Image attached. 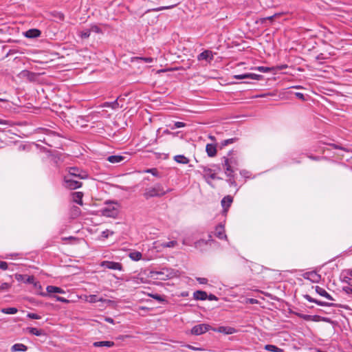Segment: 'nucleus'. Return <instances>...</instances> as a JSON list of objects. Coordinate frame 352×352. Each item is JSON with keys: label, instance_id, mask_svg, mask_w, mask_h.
I'll list each match as a JSON object with an SVG mask.
<instances>
[{"label": "nucleus", "instance_id": "nucleus-48", "mask_svg": "<svg viewBox=\"0 0 352 352\" xmlns=\"http://www.w3.org/2000/svg\"><path fill=\"white\" fill-rule=\"evenodd\" d=\"M0 269L6 270L8 269V263L4 261H0Z\"/></svg>", "mask_w": 352, "mask_h": 352}, {"label": "nucleus", "instance_id": "nucleus-4", "mask_svg": "<svg viewBox=\"0 0 352 352\" xmlns=\"http://www.w3.org/2000/svg\"><path fill=\"white\" fill-rule=\"evenodd\" d=\"M63 186L68 189L74 190L81 187L82 183L76 178L70 176H65Z\"/></svg>", "mask_w": 352, "mask_h": 352}, {"label": "nucleus", "instance_id": "nucleus-42", "mask_svg": "<svg viewBox=\"0 0 352 352\" xmlns=\"http://www.w3.org/2000/svg\"><path fill=\"white\" fill-rule=\"evenodd\" d=\"M27 316L29 318L34 319V320H39L41 318V316H39L36 314H34V313H29V314H28Z\"/></svg>", "mask_w": 352, "mask_h": 352}, {"label": "nucleus", "instance_id": "nucleus-23", "mask_svg": "<svg viewBox=\"0 0 352 352\" xmlns=\"http://www.w3.org/2000/svg\"><path fill=\"white\" fill-rule=\"evenodd\" d=\"M82 196L81 192H75L72 194L73 201L79 205H82Z\"/></svg>", "mask_w": 352, "mask_h": 352}, {"label": "nucleus", "instance_id": "nucleus-20", "mask_svg": "<svg viewBox=\"0 0 352 352\" xmlns=\"http://www.w3.org/2000/svg\"><path fill=\"white\" fill-rule=\"evenodd\" d=\"M28 350V347L21 343H16L12 346L11 351L12 352H18V351H26Z\"/></svg>", "mask_w": 352, "mask_h": 352}, {"label": "nucleus", "instance_id": "nucleus-35", "mask_svg": "<svg viewBox=\"0 0 352 352\" xmlns=\"http://www.w3.org/2000/svg\"><path fill=\"white\" fill-rule=\"evenodd\" d=\"M185 126H186V124L184 122H175L173 126H170V128L173 130V129H175L177 128L184 127Z\"/></svg>", "mask_w": 352, "mask_h": 352}, {"label": "nucleus", "instance_id": "nucleus-17", "mask_svg": "<svg viewBox=\"0 0 352 352\" xmlns=\"http://www.w3.org/2000/svg\"><path fill=\"white\" fill-rule=\"evenodd\" d=\"M213 331H217L219 333H223L227 335L232 334L235 332V329L230 327H219L218 329H214Z\"/></svg>", "mask_w": 352, "mask_h": 352}, {"label": "nucleus", "instance_id": "nucleus-61", "mask_svg": "<svg viewBox=\"0 0 352 352\" xmlns=\"http://www.w3.org/2000/svg\"><path fill=\"white\" fill-rule=\"evenodd\" d=\"M230 184L236 186V182L234 181H230Z\"/></svg>", "mask_w": 352, "mask_h": 352}, {"label": "nucleus", "instance_id": "nucleus-10", "mask_svg": "<svg viewBox=\"0 0 352 352\" xmlns=\"http://www.w3.org/2000/svg\"><path fill=\"white\" fill-rule=\"evenodd\" d=\"M261 76L252 73H246L243 74L234 75V78L236 80H242V79H252V80H260L261 78Z\"/></svg>", "mask_w": 352, "mask_h": 352}, {"label": "nucleus", "instance_id": "nucleus-8", "mask_svg": "<svg viewBox=\"0 0 352 352\" xmlns=\"http://www.w3.org/2000/svg\"><path fill=\"white\" fill-rule=\"evenodd\" d=\"M302 277L316 283H319L321 279L320 275L315 271L305 272L302 274Z\"/></svg>", "mask_w": 352, "mask_h": 352}, {"label": "nucleus", "instance_id": "nucleus-46", "mask_svg": "<svg viewBox=\"0 0 352 352\" xmlns=\"http://www.w3.org/2000/svg\"><path fill=\"white\" fill-rule=\"evenodd\" d=\"M10 287V285L7 283H3L0 285V292L7 290Z\"/></svg>", "mask_w": 352, "mask_h": 352}, {"label": "nucleus", "instance_id": "nucleus-1", "mask_svg": "<svg viewBox=\"0 0 352 352\" xmlns=\"http://www.w3.org/2000/svg\"><path fill=\"white\" fill-rule=\"evenodd\" d=\"M148 276L153 279L165 280L177 276V272L170 268H163L160 270H151Z\"/></svg>", "mask_w": 352, "mask_h": 352}, {"label": "nucleus", "instance_id": "nucleus-63", "mask_svg": "<svg viewBox=\"0 0 352 352\" xmlns=\"http://www.w3.org/2000/svg\"><path fill=\"white\" fill-rule=\"evenodd\" d=\"M7 100L6 99H3V98H0V102H6Z\"/></svg>", "mask_w": 352, "mask_h": 352}, {"label": "nucleus", "instance_id": "nucleus-27", "mask_svg": "<svg viewBox=\"0 0 352 352\" xmlns=\"http://www.w3.org/2000/svg\"><path fill=\"white\" fill-rule=\"evenodd\" d=\"M26 331L28 333H30V334H32V335H34V336H40L43 334L42 330L36 329V328H34V327H28L26 329Z\"/></svg>", "mask_w": 352, "mask_h": 352}, {"label": "nucleus", "instance_id": "nucleus-43", "mask_svg": "<svg viewBox=\"0 0 352 352\" xmlns=\"http://www.w3.org/2000/svg\"><path fill=\"white\" fill-rule=\"evenodd\" d=\"M173 7H174V6H162V7H159V8H157L152 9L151 10L155 11V12H158V11H161V10H164L170 9V8H172Z\"/></svg>", "mask_w": 352, "mask_h": 352}, {"label": "nucleus", "instance_id": "nucleus-51", "mask_svg": "<svg viewBox=\"0 0 352 352\" xmlns=\"http://www.w3.org/2000/svg\"><path fill=\"white\" fill-rule=\"evenodd\" d=\"M304 298L308 300L309 302H314L315 303V301H316V299L311 298L309 295H305L304 296Z\"/></svg>", "mask_w": 352, "mask_h": 352}, {"label": "nucleus", "instance_id": "nucleus-2", "mask_svg": "<svg viewBox=\"0 0 352 352\" xmlns=\"http://www.w3.org/2000/svg\"><path fill=\"white\" fill-rule=\"evenodd\" d=\"M120 208V204L118 202H106L105 206L100 210V212L104 217L115 219L119 214Z\"/></svg>", "mask_w": 352, "mask_h": 352}, {"label": "nucleus", "instance_id": "nucleus-29", "mask_svg": "<svg viewBox=\"0 0 352 352\" xmlns=\"http://www.w3.org/2000/svg\"><path fill=\"white\" fill-rule=\"evenodd\" d=\"M84 300L86 302H88L89 303H95V302H98V296L94 294L88 295V296L85 295L84 296Z\"/></svg>", "mask_w": 352, "mask_h": 352}, {"label": "nucleus", "instance_id": "nucleus-44", "mask_svg": "<svg viewBox=\"0 0 352 352\" xmlns=\"http://www.w3.org/2000/svg\"><path fill=\"white\" fill-rule=\"evenodd\" d=\"M235 141V139L234 138H230V139H228V140H225L222 142L221 144L222 146H227L230 144H232L234 143Z\"/></svg>", "mask_w": 352, "mask_h": 352}, {"label": "nucleus", "instance_id": "nucleus-30", "mask_svg": "<svg viewBox=\"0 0 352 352\" xmlns=\"http://www.w3.org/2000/svg\"><path fill=\"white\" fill-rule=\"evenodd\" d=\"M177 241H170L168 242L162 243L160 245V248H175L177 245Z\"/></svg>", "mask_w": 352, "mask_h": 352}, {"label": "nucleus", "instance_id": "nucleus-7", "mask_svg": "<svg viewBox=\"0 0 352 352\" xmlns=\"http://www.w3.org/2000/svg\"><path fill=\"white\" fill-rule=\"evenodd\" d=\"M210 329V325L206 324H199L193 327L191 329V333L194 335H201Z\"/></svg>", "mask_w": 352, "mask_h": 352}, {"label": "nucleus", "instance_id": "nucleus-12", "mask_svg": "<svg viewBox=\"0 0 352 352\" xmlns=\"http://www.w3.org/2000/svg\"><path fill=\"white\" fill-rule=\"evenodd\" d=\"M197 59L199 60H205L210 63L213 59L212 52L209 50H205L198 55Z\"/></svg>", "mask_w": 352, "mask_h": 352}, {"label": "nucleus", "instance_id": "nucleus-57", "mask_svg": "<svg viewBox=\"0 0 352 352\" xmlns=\"http://www.w3.org/2000/svg\"><path fill=\"white\" fill-rule=\"evenodd\" d=\"M208 299L210 300H217V298L214 295H213V294H210L209 296H208Z\"/></svg>", "mask_w": 352, "mask_h": 352}, {"label": "nucleus", "instance_id": "nucleus-34", "mask_svg": "<svg viewBox=\"0 0 352 352\" xmlns=\"http://www.w3.org/2000/svg\"><path fill=\"white\" fill-rule=\"evenodd\" d=\"M144 173H151L155 177H160L159 172L157 168H149L144 170Z\"/></svg>", "mask_w": 352, "mask_h": 352}, {"label": "nucleus", "instance_id": "nucleus-50", "mask_svg": "<svg viewBox=\"0 0 352 352\" xmlns=\"http://www.w3.org/2000/svg\"><path fill=\"white\" fill-rule=\"evenodd\" d=\"M197 280L200 283V284H206L207 282H208V280L207 278H197Z\"/></svg>", "mask_w": 352, "mask_h": 352}, {"label": "nucleus", "instance_id": "nucleus-28", "mask_svg": "<svg viewBox=\"0 0 352 352\" xmlns=\"http://www.w3.org/2000/svg\"><path fill=\"white\" fill-rule=\"evenodd\" d=\"M265 349L272 352H283V349L277 347L275 345L267 344L265 346Z\"/></svg>", "mask_w": 352, "mask_h": 352}, {"label": "nucleus", "instance_id": "nucleus-37", "mask_svg": "<svg viewBox=\"0 0 352 352\" xmlns=\"http://www.w3.org/2000/svg\"><path fill=\"white\" fill-rule=\"evenodd\" d=\"M27 283L34 284L35 287H37V285H38L39 288H41V286L38 284V282L35 281V278L32 276H28L27 279Z\"/></svg>", "mask_w": 352, "mask_h": 352}, {"label": "nucleus", "instance_id": "nucleus-32", "mask_svg": "<svg viewBox=\"0 0 352 352\" xmlns=\"http://www.w3.org/2000/svg\"><path fill=\"white\" fill-rule=\"evenodd\" d=\"M102 107H111L113 109H116L117 108H118L119 107V104L118 102V100H114L113 102H106L103 104Z\"/></svg>", "mask_w": 352, "mask_h": 352}, {"label": "nucleus", "instance_id": "nucleus-53", "mask_svg": "<svg viewBox=\"0 0 352 352\" xmlns=\"http://www.w3.org/2000/svg\"><path fill=\"white\" fill-rule=\"evenodd\" d=\"M295 95L296 96L297 98H298L299 99L302 100H305V97H304V95L302 94V93H299V92H297L295 94Z\"/></svg>", "mask_w": 352, "mask_h": 352}, {"label": "nucleus", "instance_id": "nucleus-47", "mask_svg": "<svg viewBox=\"0 0 352 352\" xmlns=\"http://www.w3.org/2000/svg\"><path fill=\"white\" fill-rule=\"evenodd\" d=\"M151 297L157 300L159 302L164 301L163 298L161 296L158 295V294H153V295H151Z\"/></svg>", "mask_w": 352, "mask_h": 352}, {"label": "nucleus", "instance_id": "nucleus-9", "mask_svg": "<svg viewBox=\"0 0 352 352\" xmlns=\"http://www.w3.org/2000/svg\"><path fill=\"white\" fill-rule=\"evenodd\" d=\"M47 292H41L39 294L42 296H47L50 294H65V291L60 287L56 286L49 285L46 288Z\"/></svg>", "mask_w": 352, "mask_h": 352}, {"label": "nucleus", "instance_id": "nucleus-55", "mask_svg": "<svg viewBox=\"0 0 352 352\" xmlns=\"http://www.w3.org/2000/svg\"><path fill=\"white\" fill-rule=\"evenodd\" d=\"M279 14H275L272 16H268L267 18L265 19V20H270V21H272L276 16H278Z\"/></svg>", "mask_w": 352, "mask_h": 352}, {"label": "nucleus", "instance_id": "nucleus-56", "mask_svg": "<svg viewBox=\"0 0 352 352\" xmlns=\"http://www.w3.org/2000/svg\"><path fill=\"white\" fill-rule=\"evenodd\" d=\"M240 173H241V175H243V177H245L246 178L249 177V175H248L249 173L248 171L242 170V171H241Z\"/></svg>", "mask_w": 352, "mask_h": 352}, {"label": "nucleus", "instance_id": "nucleus-15", "mask_svg": "<svg viewBox=\"0 0 352 352\" xmlns=\"http://www.w3.org/2000/svg\"><path fill=\"white\" fill-rule=\"evenodd\" d=\"M233 199L231 196L228 195L223 198L221 200V206L223 208L224 212H227L231 204L232 203Z\"/></svg>", "mask_w": 352, "mask_h": 352}, {"label": "nucleus", "instance_id": "nucleus-41", "mask_svg": "<svg viewBox=\"0 0 352 352\" xmlns=\"http://www.w3.org/2000/svg\"><path fill=\"white\" fill-rule=\"evenodd\" d=\"M135 59L140 60H142V61H144L145 63H151L153 62V58H150V57H148V58H145V57H136Z\"/></svg>", "mask_w": 352, "mask_h": 352}, {"label": "nucleus", "instance_id": "nucleus-22", "mask_svg": "<svg viewBox=\"0 0 352 352\" xmlns=\"http://www.w3.org/2000/svg\"><path fill=\"white\" fill-rule=\"evenodd\" d=\"M193 297L196 300H204L207 298L208 295L206 292L199 290L194 292Z\"/></svg>", "mask_w": 352, "mask_h": 352}, {"label": "nucleus", "instance_id": "nucleus-58", "mask_svg": "<svg viewBox=\"0 0 352 352\" xmlns=\"http://www.w3.org/2000/svg\"><path fill=\"white\" fill-rule=\"evenodd\" d=\"M105 321H107V322L111 323V324L114 323V321H113V318H106Z\"/></svg>", "mask_w": 352, "mask_h": 352}, {"label": "nucleus", "instance_id": "nucleus-16", "mask_svg": "<svg viewBox=\"0 0 352 352\" xmlns=\"http://www.w3.org/2000/svg\"><path fill=\"white\" fill-rule=\"evenodd\" d=\"M315 289L316 292L321 296H323L328 300H333V297L324 289L319 286H316Z\"/></svg>", "mask_w": 352, "mask_h": 352}, {"label": "nucleus", "instance_id": "nucleus-6", "mask_svg": "<svg viewBox=\"0 0 352 352\" xmlns=\"http://www.w3.org/2000/svg\"><path fill=\"white\" fill-rule=\"evenodd\" d=\"M100 266L113 270H123L122 265L118 262L104 261L100 263Z\"/></svg>", "mask_w": 352, "mask_h": 352}, {"label": "nucleus", "instance_id": "nucleus-13", "mask_svg": "<svg viewBox=\"0 0 352 352\" xmlns=\"http://www.w3.org/2000/svg\"><path fill=\"white\" fill-rule=\"evenodd\" d=\"M204 177L208 184H210L211 179H215L217 178L216 174L212 173L211 169L207 168H204Z\"/></svg>", "mask_w": 352, "mask_h": 352}, {"label": "nucleus", "instance_id": "nucleus-19", "mask_svg": "<svg viewBox=\"0 0 352 352\" xmlns=\"http://www.w3.org/2000/svg\"><path fill=\"white\" fill-rule=\"evenodd\" d=\"M206 151L209 157H214L217 154L216 146L212 144H208L206 145Z\"/></svg>", "mask_w": 352, "mask_h": 352}, {"label": "nucleus", "instance_id": "nucleus-14", "mask_svg": "<svg viewBox=\"0 0 352 352\" xmlns=\"http://www.w3.org/2000/svg\"><path fill=\"white\" fill-rule=\"evenodd\" d=\"M223 167L226 170V174L228 177H233V173L234 170L232 168L231 162H230V160L228 158H224V164Z\"/></svg>", "mask_w": 352, "mask_h": 352}, {"label": "nucleus", "instance_id": "nucleus-52", "mask_svg": "<svg viewBox=\"0 0 352 352\" xmlns=\"http://www.w3.org/2000/svg\"><path fill=\"white\" fill-rule=\"evenodd\" d=\"M315 303L318 305H320V306H329L330 305L329 303H327L325 302H322V301H320L318 300H316V301H315Z\"/></svg>", "mask_w": 352, "mask_h": 352}, {"label": "nucleus", "instance_id": "nucleus-39", "mask_svg": "<svg viewBox=\"0 0 352 352\" xmlns=\"http://www.w3.org/2000/svg\"><path fill=\"white\" fill-rule=\"evenodd\" d=\"M113 231H111L109 230H106L103 232H102L101 233V236L104 239H107L108 238L109 236L111 235H113Z\"/></svg>", "mask_w": 352, "mask_h": 352}, {"label": "nucleus", "instance_id": "nucleus-18", "mask_svg": "<svg viewBox=\"0 0 352 352\" xmlns=\"http://www.w3.org/2000/svg\"><path fill=\"white\" fill-rule=\"evenodd\" d=\"M125 157L122 155H110L107 157V160L112 164H118L123 160H124Z\"/></svg>", "mask_w": 352, "mask_h": 352}, {"label": "nucleus", "instance_id": "nucleus-60", "mask_svg": "<svg viewBox=\"0 0 352 352\" xmlns=\"http://www.w3.org/2000/svg\"><path fill=\"white\" fill-rule=\"evenodd\" d=\"M6 124V121L0 119V124Z\"/></svg>", "mask_w": 352, "mask_h": 352}, {"label": "nucleus", "instance_id": "nucleus-31", "mask_svg": "<svg viewBox=\"0 0 352 352\" xmlns=\"http://www.w3.org/2000/svg\"><path fill=\"white\" fill-rule=\"evenodd\" d=\"M91 34V30L89 28L85 29L82 31L78 32V36L82 38H87Z\"/></svg>", "mask_w": 352, "mask_h": 352}, {"label": "nucleus", "instance_id": "nucleus-54", "mask_svg": "<svg viewBox=\"0 0 352 352\" xmlns=\"http://www.w3.org/2000/svg\"><path fill=\"white\" fill-rule=\"evenodd\" d=\"M98 302H107V303L111 302V301L110 300H106V299H104L103 298H99V297H98Z\"/></svg>", "mask_w": 352, "mask_h": 352}, {"label": "nucleus", "instance_id": "nucleus-38", "mask_svg": "<svg viewBox=\"0 0 352 352\" xmlns=\"http://www.w3.org/2000/svg\"><path fill=\"white\" fill-rule=\"evenodd\" d=\"M255 69L258 72H263V73H267L272 70V69L270 67H263V66L257 67L255 68Z\"/></svg>", "mask_w": 352, "mask_h": 352}, {"label": "nucleus", "instance_id": "nucleus-49", "mask_svg": "<svg viewBox=\"0 0 352 352\" xmlns=\"http://www.w3.org/2000/svg\"><path fill=\"white\" fill-rule=\"evenodd\" d=\"M186 347H187L189 349L193 350V351H202L203 349L199 347H195L190 344H186Z\"/></svg>", "mask_w": 352, "mask_h": 352}, {"label": "nucleus", "instance_id": "nucleus-64", "mask_svg": "<svg viewBox=\"0 0 352 352\" xmlns=\"http://www.w3.org/2000/svg\"><path fill=\"white\" fill-rule=\"evenodd\" d=\"M349 274H350L351 276H352V270H351Z\"/></svg>", "mask_w": 352, "mask_h": 352}, {"label": "nucleus", "instance_id": "nucleus-5", "mask_svg": "<svg viewBox=\"0 0 352 352\" xmlns=\"http://www.w3.org/2000/svg\"><path fill=\"white\" fill-rule=\"evenodd\" d=\"M68 176L79 179H85L88 177V173L77 167L68 168Z\"/></svg>", "mask_w": 352, "mask_h": 352}, {"label": "nucleus", "instance_id": "nucleus-11", "mask_svg": "<svg viewBox=\"0 0 352 352\" xmlns=\"http://www.w3.org/2000/svg\"><path fill=\"white\" fill-rule=\"evenodd\" d=\"M214 234L220 239H226L227 236L225 234L224 225L219 223L218 226H217L215 228Z\"/></svg>", "mask_w": 352, "mask_h": 352}, {"label": "nucleus", "instance_id": "nucleus-40", "mask_svg": "<svg viewBox=\"0 0 352 352\" xmlns=\"http://www.w3.org/2000/svg\"><path fill=\"white\" fill-rule=\"evenodd\" d=\"M132 281L135 283V284H140V283H145L144 280L143 278L142 277H140V276H134L133 278H132Z\"/></svg>", "mask_w": 352, "mask_h": 352}, {"label": "nucleus", "instance_id": "nucleus-26", "mask_svg": "<svg viewBox=\"0 0 352 352\" xmlns=\"http://www.w3.org/2000/svg\"><path fill=\"white\" fill-rule=\"evenodd\" d=\"M174 160L179 164H186L189 162V160L182 155H175Z\"/></svg>", "mask_w": 352, "mask_h": 352}, {"label": "nucleus", "instance_id": "nucleus-62", "mask_svg": "<svg viewBox=\"0 0 352 352\" xmlns=\"http://www.w3.org/2000/svg\"><path fill=\"white\" fill-rule=\"evenodd\" d=\"M250 302H251L252 303H254V302H256V300L251 299V300H250Z\"/></svg>", "mask_w": 352, "mask_h": 352}, {"label": "nucleus", "instance_id": "nucleus-36", "mask_svg": "<svg viewBox=\"0 0 352 352\" xmlns=\"http://www.w3.org/2000/svg\"><path fill=\"white\" fill-rule=\"evenodd\" d=\"M89 30H91V32H94V33H97V34L102 33L101 29L96 25H91V27L89 28Z\"/></svg>", "mask_w": 352, "mask_h": 352}, {"label": "nucleus", "instance_id": "nucleus-3", "mask_svg": "<svg viewBox=\"0 0 352 352\" xmlns=\"http://www.w3.org/2000/svg\"><path fill=\"white\" fill-rule=\"evenodd\" d=\"M166 192L161 184H156L151 188H146L144 196L146 199H149L153 197H160L165 195Z\"/></svg>", "mask_w": 352, "mask_h": 352}, {"label": "nucleus", "instance_id": "nucleus-45", "mask_svg": "<svg viewBox=\"0 0 352 352\" xmlns=\"http://www.w3.org/2000/svg\"><path fill=\"white\" fill-rule=\"evenodd\" d=\"M54 297L55 298L56 301L65 302V303L69 302V300L63 297H60V296H54Z\"/></svg>", "mask_w": 352, "mask_h": 352}, {"label": "nucleus", "instance_id": "nucleus-33", "mask_svg": "<svg viewBox=\"0 0 352 352\" xmlns=\"http://www.w3.org/2000/svg\"><path fill=\"white\" fill-rule=\"evenodd\" d=\"M18 311L15 307L3 308L1 309V312L6 314H15Z\"/></svg>", "mask_w": 352, "mask_h": 352}, {"label": "nucleus", "instance_id": "nucleus-24", "mask_svg": "<svg viewBox=\"0 0 352 352\" xmlns=\"http://www.w3.org/2000/svg\"><path fill=\"white\" fill-rule=\"evenodd\" d=\"M93 344L96 347H101V346L111 347V346H114V342H111V341H99V342H95Z\"/></svg>", "mask_w": 352, "mask_h": 352}, {"label": "nucleus", "instance_id": "nucleus-25", "mask_svg": "<svg viewBox=\"0 0 352 352\" xmlns=\"http://www.w3.org/2000/svg\"><path fill=\"white\" fill-rule=\"evenodd\" d=\"M129 258L135 261H138L142 259V254L141 252L138 251L131 252L129 254Z\"/></svg>", "mask_w": 352, "mask_h": 352}, {"label": "nucleus", "instance_id": "nucleus-59", "mask_svg": "<svg viewBox=\"0 0 352 352\" xmlns=\"http://www.w3.org/2000/svg\"><path fill=\"white\" fill-rule=\"evenodd\" d=\"M22 74L25 76V74H30V73L28 71H23Z\"/></svg>", "mask_w": 352, "mask_h": 352}, {"label": "nucleus", "instance_id": "nucleus-21", "mask_svg": "<svg viewBox=\"0 0 352 352\" xmlns=\"http://www.w3.org/2000/svg\"><path fill=\"white\" fill-rule=\"evenodd\" d=\"M41 32L37 29H31L25 32V36L28 38H36L39 36Z\"/></svg>", "mask_w": 352, "mask_h": 352}]
</instances>
